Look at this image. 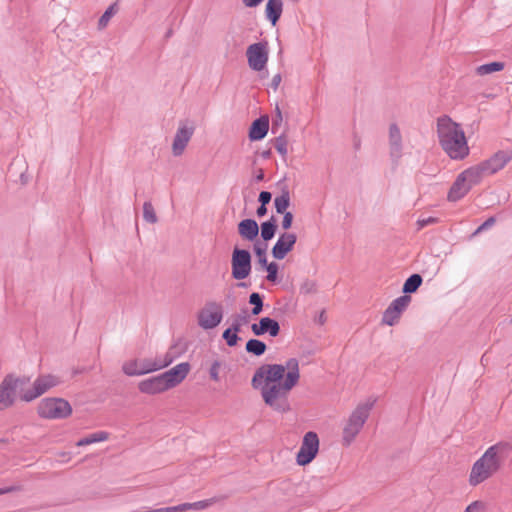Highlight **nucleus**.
Masks as SVG:
<instances>
[{
	"label": "nucleus",
	"instance_id": "obj_1",
	"mask_svg": "<svg viewBox=\"0 0 512 512\" xmlns=\"http://www.w3.org/2000/svg\"><path fill=\"white\" fill-rule=\"evenodd\" d=\"M299 379V362L290 358L285 365L265 364L259 367L253 375L252 386L261 390L268 406L278 412H286L289 410L288 394Z\"/></svg>",
	"mask_w": 512,
	"mask_h": 512
},
{
	"label": "nucleus",
	"instance_id": "obj_2",
	"mask_svg": "<svg viewBox=\"0 0 512 512\" xmlns=\"http://www.w3.org/2000/svg\"><path fill=\"white\" fill-rule=\"evenodd\" d=\"M512 453V444L500 441L488 447L472 465L468 483L476 487L502 470Z\"/></svg>",
	"mask_w": 512,
	"mask_h": 512
},
{
	"label": "nucleus",
	"instance_id": "obj_3",
	"mask_svg": "<svg viewBox=\"0 0 512 512\" xmlns=\"http://www.w3.org/2000/svg\"><path fill=\"white\" fill-rule=\"evenodd\" d=\"M437 132L441 147L451 159L461 160L469 154L467 140L459 124L448 117H441L437 122Z\"/></svg>",
	"mask_w": 512,
	"mask_h": 512
},
{
	"label": "nucleus",
	"instance_id": "obj_4",
	"mask_svg": "<svg viewBox=\"0 0 512 512\" xmlns=\"http://www.w3.org/2000/svg\"><path fill=\"white\" fill-rule=\"evenodd\" d=\"M375 402L376 399L370 397L359 403L343 422L341 443L344 447H349L355 441L366 423Z\"/></svg>",
	"mask_w": 512,
	"mask_h": 512
},
{
	"label": "nucleus",
	"instance_id": "obj_5",
	"mask_svg": "<svg viewBox=\"0 0 512 512\" xmlns=\"http://www.w3.org/2000/svg\"><path fill=\"white\" fill-rule=\"evenodd\" d=\"M29 384L30 377L28 376H15L13 374L5 376L0 383V411L11 407L17 395L22 400V394Z\"/></svg>",
	"mask_w": 512,
	"mask_h": 512
},
{
	"label": "nucleus",
	"instance_id": "obj_6",
	"mask_svg": "<svg viewBox=\"0 0 512 512\" xmlns=\"http://www.w3.org/2000/svg\"><path fill=\"white\" fill-rule=\"evenodd\" d=\"M37 412L46 419H63L72 413L71 405L62 398H45L38 404Z\"/></svg>",
	"mask_w": 512,
	"mask_h": 512
},
{
	"label": "nucleus",
	"instance_id": "obj_7",
	"mask_svg": "<svg viewBox=\"0 0 512 512\" xmlns=\"http://www.w3.org/2000/svg\"><path fill=\"white\" fill-rule=\"evenodd\" d=\"M61 383V380L59 377L52 375V374H42L39 375L34 382L32 383L31 387L26 386V391L22 394V401L24 402H31L38 397L42 396L46 392H48L50 389L56 387Z\"/></svg>",
	"mask_w": 512,
	"mask_h": 512
},
{
	"label": "nucleus",
	"instance_id": "obj_8",
	"mask_svg": "<svg viewBox=\"0 0 512 512\" xmlns=\"http://www.w3.org/2000/svg\"><path fill=\"white\" fill-rule=\"evenodd\" d=\"M248 66L253 71L260 72L267 66L269 47L267 41H260L249 45L246 49Z\"/></svg>",
	"mask_w": 512,
	"mask_h": 512
},
{
	"label": "nucleus",
	"instance_id": "obj_9",
	"mask_svg": "<svg viewBox=\"0 0 512 512\" xmlns=\"http://www.w3.org/2000/svg\"><path fill=\"white\" fill-rule=\"evenodd\" d=\"M319 451V438L315 432H307L302 440L296 455V462L300 466H306L313 461Z\"/></svg>",
	"mask_w": 512,
	"mask_h": 512
},
{
	"label": "nucleus",
	"instance_id": "obj_10",
	"mask_svg": "<svg viewBox=\"0 0 512 512\" xmlns=\"http://www.w3.org/2000/svg\"><path fill=\"white\" fill-rule=\"evenodd\" d=\"M223 318L222 306L217 302L207 303L198 313V325L204 330L217 327Z\"/></svg>",
	"mask_w": 512,
	"mask_h": 512
},
{
	"label": "nucleus",
	"instance_id": "obj_11",
	"mask_svg": "<svg viewBox=\"0 0 512 512\" xmlns=\"http://www.w3.org/2000/svg\"><path fill=\"white\" fill-rule=\"evenodd\" d=\"M232 277L236 280H243L251 273V255L249 251L234 248L231 258Z\"/></svg>",
	"mask_w": 512,
	"mask_h": 512
},
{
	"label": "nucleus",
	"instance_id": "obj_12",
	"mask_svg": "<svg viewBox=\"0 0 512 512\" xmlns=\"http://www.w3.org/2000/svg\"><path fill=\"white\" fill-rule=\"evenodd\" d=\"M389 156L394 163H398L404 155V142L400 127L390 123L388 127Z\"/></svg>",
	"mask_w": 512,
	"mask_h": 512
},
{
	"label": "nucleus",
	"instance_id": "obj_13",
	"mask_svg": "<svg viewBox=\"0 0 512 512\" xmlns=\"http://www.w3.org/2000/svg\"><path fill=\"white\" fill-rule=\"evenodd\" d=\"M512 160V150H499L492 154L488 159L482 161L486 173L489 176L501 171Z\"/></svg>",
	"mask_w": 512,
	"mask_h": 512
},
{
	"label": "nucleus",
	"instance_id": "obj_14",
	"mask_svg": "<svg viewBox=\"0 0 512 512\" xmlns=\"http://www.w3.org/2000/svg\"><path fill=\"white\" fill-rule=\"evenodd\" d=\"M122 370L128 376H140L157 371L152 358L127 361L123 364Z\"/></svg>",
	"mask_w": 512,
	"mask_h": 512
},
{
	"label": "nucleus",
	"instance_id": "obj_15",
	"mask_svg": "<svg viewBox=\"0 0 512 512\" xmlns=\"http://www.w3.org/2000/svg\"><path fill=\"white\" fill-rule=\"evenodd\" d=\"M193 133V126H188L187 124L179 125L172 144V153L174 156L182 155Z\"/></svg>",
	"mask_w": 512,
	"mask_h": 512
},
{
	"label": "nucleus",
	"instance_id": "obj_16",
	"mask_svg": "<svg viewBox=\"0 0 512 512\" xmlns=\"http://www.w3.org/2000/svg\"><path fill=\"white\" fill-rule=\"evenodd\" d=\"M297 237L294 233L285 232L281 234L272 248V256L277 260H282L293 249Z\"/></svg>",
	"mask_w": 512,
	"mask_h": 512
},
{
	"label": "nucleus",
	"instance_id": "obj_17",
	"mask_svg": "<svg viewBox=\"0 0 512 512\" xmlns=\"http://www.w3.org/2000/svg\"><path fill=\"white\" fill-rule=\"evenodd\" d=\"M189 371L190 364L188 362H182L162 373V375L169 389H171L179 385L187 377Z\"/></svg>",
	"mask_w": 512,
	"mask_h": 512
},
{
	"label": "nucleus",
	"instance_id": "obj_18",
	"mask_svg": "<svg viewBox=\"0 0 512 512\" xmlns=\"http://www.w3.org/2000/svg\"><path fill=\"white\" fill-rule=\"evenodd\" d=\"M140 392L154 395L169 390V387L162 374L142 380L138 384Z\"/></svg>",
	"mask_w": 512,
	"mask_h": 512
},
{
	"label": "nucleus",
	"instance_id": "obj_19",
	"mask_svg": "<svg viewBox=\"0 0 512 512\" xmlns=\"http://www.w3.org/2000/svg\"><path fill=\"white\" fill-rule=\"evenodd\" d=\"M251 331L256 336H261L268 333L271 337H276L280 333L279 323L269 317H263L258 323L251 325Z\"/></svg>",
	"mask_w": 512,
	"mask_h": 512
},
{
	"label": "nucleus",
	"instance_id": "obj_20",
	"mask_svg": "<svg viewBox=\"0 0 512 512\" xmlns=\"http://www.w3.org/2000/svg\"><path fill=\"white\" fill-rule=\"evenodd\" d=\"M471 187L468 182L465 180V177L460 173L455 182L453 183L450 191L448 193V200L452 202H456L463 198L469 191Z\"/></svg>",
	"mask_w": 512,
	"mask_h": 512
},
{
	"label": "nucleus",
	"instance_id": "obj_21",
	"mask_svg": "<svg viewBox=\"0 0 512 512\" xmlns=\"http://www.w3.org/2000/svg\"><path fill=\"white\" fill-rule=\"evenodd\" d=\"M465 177V180L468 182L469 186L472 188L473 186L479 184L483 178L488 177V173L480 162L477 165L471 166L470 168L461 172Z\"/></svg>",
	"mask_w": 512,
	"mask_h": 512
},
{
	"label": "nucleus",
	"instance_id": "obj_22",
	"mask_svg": "<svg viewBox=\"0 0 512 512\" xmlns=\"http://www.w3.org/2000/svg\"><path fill=\"white\" fill-rule=\"evenodd\" d=\"M283 12L282 0H268L265 5V18L272 26H276Z\"/></svg>",
	"mask_w": 512,
	"mask_h": 512
},
{
	"label": "nucleus",
	"instance_id": "obj_23",
	"mask_svg": "<svg viewBox=\"0 0 512 512\" xmlns=\"http://www.w3.org/2000/svg\"><path fill=\"white\" fill-rule=\"evenodd\" d=\"M239 235L247 241H253L259 234V226L253 219H244L238 224Z\"/></svg>",
	"mask_w": 512,
	"mask_h": 512
},
{
	"label": "nucleus",
	"instance_id": "obj_24",
	"mask_svg": "<svg viewBox=\"0 0 512 512\" xmlns=\"http://www.w3.org/2000/svg\"><path fill=\"white\" fill-rule=\"evenodd\" d=\"M269 129V121L267 117H260L256 119L250 128L249 138L253 141L263 139Z\"/></svg>",
	"mask_w": 512,
	"mask_h": 512
},
{
	"label": "nucleus",
	"instance_id": "obj_25",
	"mask_svg": "<svg viewBox=\"0 0 512 512\" xmlns=\"http://www.w3.org/2000/svg\"><path fill=\"white\" fill-rule=\"evenodd\" d=\"M217 501L218 499L216 497H212L193 503H182L179 504V509H181V512H186L188 510L203 511L214 505Z\"/></svg>",
	"mask_w": 512,
	"mask_h": 512
},
{
	"label": "nucleus",
	"instance_id": "obj_26",
	"mask_svg": "<svg viewBox=\"0 0 512 512\" xmlns=\"http://www.w3.org/2000/svg\"><path fill=\"white\" fill-rule=\"evenodd\" d=\"M109 437V434L104 431H99L93 434H90L89 436L80 439L76 445L77 446H86L97 442H103L106 441Z\"/></svg>",
	"mask_w": 512,
	"mask_h": 512
},
{
	"label": "nucleus",
	"instance_id": "obj_27",
	"mask_svg": "<svg viewBox=\"0 0 512 512\" xmlns=\"http://www.w3.org/2000/svg\"><path fill=\"white\" fill-rule=\"evenodd\" d=\"M267 349L266 344L258 339H250L246 343V351L255 356H261Z\"/></svg>",
	"mask_w": 512,
	"mask_h": 512
},
{
	"label": "nucleus",
	"instance_id": "obj_28",
	"mask_svg": "<svg viewBox=\"0 0 512 512\" xmlns=\"http://www.w3.org/2000/svg\"><path fill=\"white\" fill-rule=\"evenodd\" d=\"M290 205V195L287 190L283 191L281 195L277 196L274 199V206L276 209V212L279 214H284L287 211V208Z\"/></svg>",
	"mask_w": 512,
	"mask_h": 512
},
{
	"label": "nucleus",
	"instance_id": "obj_29",
	"mask_svg": "<svg viewBox=\"0 0 512 512\" xmlns=\"http://www.w3.org/2000/svg\"><path fill=\"white\" fill-rule=\"evenodd\" d=\"M119 11V6H118V3L117 2H114L112 3L106 10L105 12L102 14V16L100 17L99 21H98V28L101 30V29H104L110 19Z\"/></svg>",
	"mask_w": 512,
	"mask_h": 512
},
{
	"label": "nucleus",
	"instance_id": "obj_30",
	"mask_svg": "<svg viewBox=\"0 0 512 512\" xmlns=\"http://www.w3.org/2000/svg\"><path fill=\"white\" fill-rule=\"evenodd\" d=\"M504 69L503 62H491L480 65L476 68V73L480 76L488 75L494 72H498Z\"/></svg>",
	"mask_w": 512,
	"mask_h": 512
},
{
	"label": "nucleus",
	"instance_id": "obj_31",
	"mask_svg": "<svg viewBox=\"0 0 512 512\" xmlns=\"http://www.w3.org/2000/svg\"><path fill=\"white\" fill-rule=\"evenodd\" d=\"M276 224L274 218H271L270 220L263 222L261 224V237L264 241L271 240L276 232Z\"/></svg>",
	"mask_w": 512,
	"mask_h": 512
},
{
	"label": "nucleus",
	"instance_id": "obj_32",
	"mask_svg": "<svg viewBox=\"0 0 512 512\" xmlns=\"http://www.w3.org/2000/svg\"><path fill=\"white\" fill-rule=\"evenodd\" d=\"M422 284V277L419 274L411 275L403 285L404 293H413Z\"/></svg>",
	"mask_w": 512,
	"mask_h": 512
},
{
	"label": "nucleus",
	"instance_id": "obj_33",
	"mask_svg": "<svg viewBox=\"0 0 512 512\" xmlns=\"http://www.w3.org/2000/svg\"><path fill=\"white\" fill-rule=\"evenodd\" d=\"M410 301V296H400L393 300L389 307L401 316L402 312L408 307Z\"/></svg>",
	"mask_w": 512,
	"mask_h": 512
},
{
	"label": "nucleus",
	"instance_id": "obj_34",
	"mask_svg": "<svg viewBox=\"0 0 512 512\" xmlns=\"http://www.w3.org/2000/svg\"><path fill=\"white\" fill-rule=\"evenodd\" d=\"M248 322L249 316L246 314V312L235 314L232 316V323L230 328L239 333L242 326L248 324Z\"/></svg>",
	"mask_w": 512,
	"mask_h": 512
},
{
	"label": "nucleus",
	"instance_id": "obj_35",
	"mask_svg": "<svg viewBox=\"0 0 512 512\" xmlns=\"http://www.w3.org/2000/svg\"><path fill=\"white\" fill-rule=\"evenodd\" d=\"M249 303L251 305H253V308H252V314L253 315H259L262 310H263V300H262V296L257 293V292H253L252 294H250L249 296Z\"/></svg>",
	"mask_w": 512,
	"mask_h": 512
},
{
	"label": "nucleus",
	"instance_id": "obj_36",
	"mask_svg": "<svg viewBox=\"0 0 512 512\" xmlns=\"http://www.w3.org/2000/svg\"><path fill=\"white\" fill-rule=\"evenodd\" d=\"M143 218L146 222L155 224L158 220L154 207L151 202H144L143 204Z\"/></svg>",
	"mask_w": 512,
	"mask_h": 512
},
{
	"label": "nucleus",
	"instance_id": "obj_37",
	"mask_svg": "<svg viewBox=\"0 0 512 512\" xmlns=\"http://www.w3.org/2000/svg\"><path fill=\"white\" fill-rule=\"evenodd\" d=\"M174 358L171 352H167L163 356H157L154 358L156 370L169 366L174 361Z\"/></svg>",
	"mask_w": 512,
	"mask_h": 512
},
{
	"label": "nucleus",
	"instance_id": "obj_38",
	"mask_svg": "<svg viewBox=\"0 0 512 512\" xmlns=\"http://www.w3.org/2000/svg\"><path fill=\"white\" fill-rule=\"evenodd\" d=\"M222 337L223 339L226 341V344L229 346V347H234L237 345L238 343V340H239V337H238V332L234 331L232 328H227L223 334H222Z\"/></svg>",
	"mask_w": 512,
	"mask_h": 512
},
{
	"label": "nucleus",
	"instance_id": "obj_39",
	"mask_svg": "<svg viewBox=\"0 0 512 512\" xmlns=\"http://www.w3.org/2000/svg\"><path fill=\"white\" fill-rule=\"evenodd\" d=\"M399 318L400 315L388 306L383 314L382 321L389 326H393L398 322Z\"/></svg>",
	"mask_w": 512,
	"mask_h": 512
},
{
	"label": "nucleus",
	"instance_id": "obj_40",
	"mask_svg": "<svg viewBox=\"0 0 512 512\" xmlns=\"http://www.w3.org/2000/svg\"><path fill=\"white\" fill-rule=\"evenodd\" d=\"M267 270L266 279L269 282L275 283L277 281V273H278V264L276 262L266 263L263 265Z\"/></svg>",
	"mask_w": 512,
	"mask_h": 512
},
{
	"label": "nucleus",
	"instance_id": "obj_41",
	"mask_svg": "<svg viewBox=\"0 0 512 512\" xmlns=\"http://www.w3.org/2000/svg\"><path fill=\"white\" fill-rule=\"evenodd\" d=\"M317 292V283L314 280L306 279L301 285H300V293L309 295V294H315Z\"/></svg>",
	"mask_w": 512,
	"mask_h": 512
},
{
	"label": "nucleus",
	"instance_id": "obj_42",
	"mask_svg": "<svg viewBox=\"0 0 512 512\" xmlns=\"http://www.w3.org/2000/svg\"><path fill=\"white\" fill-rule=\"evenodd\" d=\"M487 503L483 500H476L471 502L463 512H486Z\"/></svg>",
	"mask_w": 512,
	"mask_h": 512
},
{
	"label": "nucleus",
	"instance_id": "obj_43",
	"mask_svg": "<svg viewBox=\"0 0 512 512\" xmlns=\"http://www.w3.org/2000/svg\"><path fill=\"white\" fill-rule=\"evenodd\" d=\"M274 146L280 155L283 157L287 155V140L284 136L277 137Z\"/></svg>",
	"mask_w": 512,
	"mask_h": 512
},
{
	"label": "nucleus",
	"instance_id": "obj_44",
	"mask_svg": "<svg viewBox=\"0 0 512 512\" xmlns=\"http://www.w3.org/2000/svg\"><path fill=\"white\" fill-rule=\"evenodd\" d=\"M222 367V362L219 361V360H214L210 366V369H209V375L211 377L212 380L218 382L220 380V377H219V371Z\"/></svg>",
	"mask_w": 512,
	"mask_h": 512
},
{
	"label": "nucleus",
	"instance_id": "obj_45",
	"mask_svg": "<svg viewBox=\"0 0 512 512\" xmlns=\"http://www.w3.org/2000/svg\"><path fill=\"white\" fill-rule=\"evenodd\" d=\"M254 252H255L256 256L258 257L259 264L266 265V263H267L266 246L261 247L259 245H255Z\"/></svg>",
	"mask_w": 512,
	"mask_h": 512
},
{
	"label": "nucleus",
	"instance_id": "obj_46",
	"mask_svg": "<svg viewBox=\"0 0 512 512\" xmlns=\"http://www.w3.org/2000/svg\"><path fill=\"white\" fill-rule=\"evenodd\" d=\"M437 222V219L434 218V217H426V218H419L416 222V225H417V229L418 230H421L423 229L424 227L428 226V225H432L434 223Z\"/></svg>",
	"mask_w": 512,
	"mask_h": 512
},
{
	"label": "nucleus",
	"instance_id": "obj_47",
	"mask_svg": "<svg viewBox=\"0 0 512 512\" xmlns=\"http://www.w3.org/2000/svg\"><path fill=\"white\" fill-rule=\"evenodd\" d=\"M283 215L284 216L281 225L284 230H288L292 226L293 214L291 212H286Z\"/></svg>",
	"mask_w": 512,
	"mask_h": 512
},
{
	"label": "nucleus",
	"instance_id": "obj_48",
	"mask_svg": "<svg viewBox=\"0 0 512 512\" xmlns=\"http://www.w3.org/2000/svg\"><path fill=\"white\" fill-rule=\"evenodd\" d=\"M495 224V218L494 217H490L488 218L485 222H483L475 231V235L484 231V230H487L489 229L490 227H492L493 225Z\"/></svg>",
	"mask_w": 512,
	"mask_h": 512
},
{
	"label": "nucleus",
	"instance_id": "obj_49",
	"mask_svg": "<svg viewBox=\"0 0 512 512\" xmlns=\"http://www.w3.org/2000/svg\"><path fill=\"white\" fill-rule=\"evenodd\" d=\"M272 195L268 191H262L259 194V202L263 205H267L271 201Z\"/></svg>",
	"mask_w": 512,
	"mask_h": 512
},
{
	"label": "nucleus",
	"instance_id": "obj_50",
	"mask_svg": "<svg viewBox=\"0 0 512 512\" xmlns=\"http://www.w3.org/2000/svg\"><path fill=\"white\" fill-rule=\"evenodd\" d=\"M21 490V486L19 485H12L5 488H0V495L17 492Z\"/></svg>",
	"mask_w": 512,
	"mask_h": 512
},
{
	"label": "nucleus",
	"instance_id": "obj_51",
	"mask_svg": "<svg viewBox=\"0 0 512 512\" xmlns=\"http://www.w3.org/2000/svg\"><path fill=\"white\" fill-rule=\"evenodd\" d=\"M262 2L263 0H242V3L247 8H255L259 6Z\"/></svg>",
	"mask_w": 512,
	"mask_h": 512
},
{
	"label": "nucleus",
	"instance_id": "obj_52",
	"mask_svg": "<svg viewBox=\"0 0 512 512\" xmlns=\"http://www.w3.org/2000/svg\"><path fill=\"white\" fill-rule=\"evenodd\" d=\"M281 83V75L280 74H276L273 76L272 78V81H271V87L274 89V90H277L279 85Z\"/></svg>",
	"mask_w": 512,
	"mask_h": 512
},
{
	"label": "nucleus",
	"instance_id": "obj_53",
	"mask_svg": "<svg viewBox=\"0 0 512 512\" xmlns=\"http://www.w3.org/2000/svg\"><path fill=\"white\" fill-rule=\"evenodd\" d=\"M256 213H257V216H259V217L264 216V215L267 213L266 205L261 204V205L258 207V209H257Z\"/></svg>",
	"mask_w": 512,
	"mask_h": 512
},
{
	"label": "nucleus",
	"instance_id": "obj_54",
	"mask_svg": "<svg viewBox=\"0 0 512 512\" xmlns=\"http://www.w3.org/2000/svg\"><path fill=\"white\" fill-rule=\"evenodd\" d=\"M264 178V173L262 170L259 171L258 175L256 176L257 181H262Z\"/></svg>",
	"mask_w": 512,
	"mask_h": 512
},
{
	"label": "nucleus",
	"instance_id": "obj_55",
	"mask_svg": "<svg viewBox=\"0 0 512 512\" xmlns=\"http://www.w3.org/2000/svg\"><path fill=\"white\" fill-rule=\"evenodd\" d=\"M359 145H360V141L358 140V141L355 143V146H356V147H359Z\"/></svg>",
	"mask_w": 512,
	"mask_h": 512
}]
</instances>
